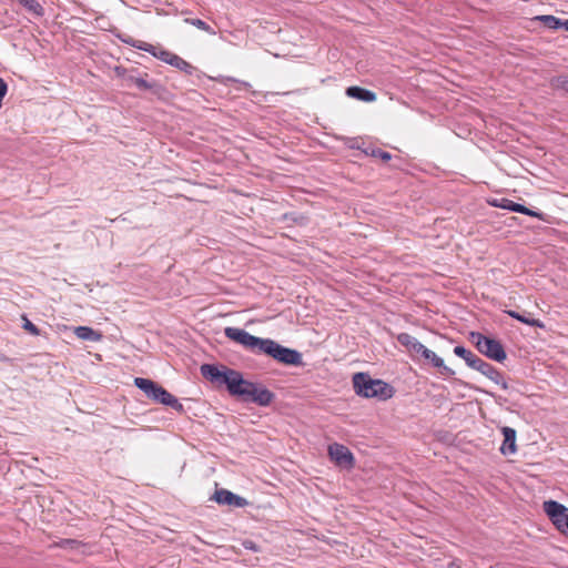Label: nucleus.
I'll return each mask as SVG.
<instances>
[{
  "mask_svg": "<svg viewBox=\"0 0 568 568\" xmlns=\"http://www.w3.org/2000/svg\"><path fill=\"white\" fill-rule=\"evenodd\" d=\"M353 387L358 396L386 400L394 396V388L382 379H374L367 373H356L353 376Z\"/></svg>",
  "mask_w": 568,
  "mask_h": 568,
  "instance_id": "nucleus-1",
  "label": "nucleus"
},
{
  "mask_svg": "<svg viewBox=\"0 0 568 568\" xmlns=\"http://www.w3.org/2000/svg\"><path fill=\"white\" fill-rule=\"evenodd\" d=\"M134 385L154 402L170 406L178 413H184V407L179 399L158 383L148 378L136 377Z\"/></svg>",
  "mask_w": 568,
  "mask_h": 568,
  "instance_id": "nucleus-2",
  "label": "nucleus"
},
{
  "mask_svg": "<svg viewBox=\"0 0 568 568\" xmlns=\"http://www.w3.org/2000/svg\"><path fill=\"white\" fill-rule=\"evenodd\" d=\"M258 354H265L285 365H303L302 354L298 351L285 347L271 338H264Z\"/></svg>",
  "mask_w": 568,
  "mask_h": 568,
  "instance_id": "nucleus-3",
  "label": "nucleus"
},
{
  "mask_svg": "<svg viewBox=\"0 0 568 568\" xmlns=\"http://www.w3.org/2000/svg\"><path fill=\"white\" fill-rule=\"evenodd\" d=\"M470 341L478 352L490 359L503 362L507 356L501 343L495 338L487 337L478 332H471Z\"/></svg>",
  "mask_w": 568,
  "mask_h": 568,
  "instance_id": "nucleus-4",
  "label": "nucleus"
},
{
  "mask_svg": "<svg viewBox=\"0 0 568 568\" xmlns=\"http://www.w3.org/2000/svg\"><path fill=\"white\" fill-rule=\"evenodd\" d=\"M542 508L556 528L568 536V508L556 500L544 501Z\"/></svg>",
  "mask_w": 568,
  "mask_h": 568,
  "instance_id": "nucleus-5",
  "label": "nucleus"
},
{
  "mask_svg": "<svg viewBox=\"0 0 568 568\" xmlns=\"http://www.w3.org/2000/svg\"><path fill=\"white\" fill-rule=\"evenodd\" d=\"M224 335L246 349L258 354L264 338L251 335L248 332L237 327H225Z\"/></svg>",
  "mask_w": 568,
  "mask_h": 568,
  "instance_id": "nucleus-6",
  "label": "nucleus"
},
{
  "mask_svg": "<svg viewBox=\"0 0 568 568\" xmlns=\"http://www.w3.org/2000/svg\"><path fill=\"white\" fill-rule=\"evenodd\" d=\"M200 369L204 378L217 385H225L226 388L230 387L231 379L233 378L232 374L235 373V369L226 367H224V369L221 371L217 366L213 364H203Z\"/></svg>",
  "mask_w": 568,
  "mask_h": 568,
  "instance_id": "nucleus-7",
  "label": "nucleus"
},
{
  "mask_svg": "<svg viewBox=\"0 0 568 568\" xmlns=\"http://www.w3.org/2000/svg\"><path fill=\"white\" fill-rule=\"evenodd\" d=\"M232 375L233 378L231 379V385L227 390L231 395L241 397L244 400L256 383L244 379L242 374L237 371Z\"/></svg>",
  "mask_w": 568,
  "mask_h": 568,
  "instance_id": "nucleus-8",
  "label": "nucleus"
},
{
  "mask_svg": "<svg viewBox=\"0 0 568 568\" xmlns=\"http://www.w3.org/2000/svg\"><path fill=\"white\" fill-rule=\"evenodd\" d=\"M328 454L333 462L336 465L342 467H352L354 463V457L351 450L341 444H332L328 446Z\"/></svg>",
  "mask_w": 568,
  "mask_h": 568,
  "instance_id": "nucleus-9",
  "label": "nucleus"
},
{
  "mask_svg": "<svg viewBox=\"0 0 568 568\" xmlns=\"http://www.w3.org/2000/svg\"><path fill=\"white\" fill-rule=\"evenodd\" d=\"M274 394L266 387L255 384L244 402L255 403L260 406H267L272 403Z\"/></svg>",
  "mask_w": 568,
  "mask_h": 568,
  "instance_id": "nucleus-10",
  "label": "nucleus"
},
{
  "mask_svg": "<svg viewBox=\"0 0 568 568\" xmlns=\"http://www.w3.org/2000/svg\"><path fill=\"white\" fill-rule=\"evenodd\" d=\"M213 499L220 505H229L234 507H244L247 500L239 495L233 494L226 489H219L214 493Z\"/></svg>",
  "mask_w": 568,
  "mask_h": 568,
  "instance_id": "nucleus-11",
  "label": "nucleus"
},
{
  "mask_svg": "<svg viewBox=\"0 0 568 568\" xmlns=\"http://www.w3.org/2000/svg\"><path fill=\"white\" fill-rule=\"evenodd\" d=\"M475 369L488 377L495 384L500 385L503 389H508V384L505 381L504 375L489 363L480 359Z\"/></svg>",
  "mask_w": 568,
  "mask_h": 568,
  "instance_id": "nucleus-12",
  "label": "nucleus"
},
{
  "mask_svg": "<svg viewBox=\"0 0 568 568\" xmlns=\"http://www.w3.org/2000/svg\"><path fill=\"white\" fill-rule=\"evenodd\" d=\"M504 442L500 446V453L505 456L514 455L517 452L516 430L511 427L504 426L501 428Z\"/></svg>",
  "mask_w": 568,
  "mask_h": 568,
  "instance_id": "nucleus-13",
  "label": "nucleus"
},
{
  "mask_svg": "<svg viewBox=\"0 0 568 568\" xmlns=\"http://www.w3.org/2000/svg\"><path fill=\"white\" fill-rule=\"evenodd\" d=\"M397 342L407 348L408 352L415 353L422 356L423 352L426 351V346H424L420 342H418L414 336L408 333H400L397 335Z\"/></svg>",
  "mask_w": 568,
  "mask_h": 568,
  "instance_id": "nucleus-14",
  "label": "nucleus"
},
{
  "mask_svg": "<svg viewBox=\"0 0 568 568\" xmlns=\"http://www.w3.org/2000/svg\"><path fill=\"white\" fill-rule=\"evenodd\" d=\"M135 48L140 49V50H143V51H146L149 53H151L152 55H154L155 58L169 63V60H171V57L174 55V53L168 51V50H164V49H161V48H158V47H154L150 43H146V42H140V44H134Z\"/></svg>",
  "mask_w": 568,
  "mask_h": 568,
  "instance_id": "nucleus-15",
  "label": "nucleus"
},
{
  "mask_svg": "<svg viewBox=\"0 0 568 568\" xmlns=\"http://www.w3.org/2000/svg\"><path fill=\"white\" fill-rule=\"evenodd\" d=\"M422 357L426 361H429L432 365L436 368H439L442 374L452 376L455 374V372L445 365L442 357L437 356L433 351L428 349L426 347V351L423 352Z\"/></svg>",
  "mask_w": 568,
  "mask_h": 568,
  "instance_id": "nucleus-16",
  "label": "nucleus"
},
{
  "mask_svg": "<svg viewBox=\"0 0 568 568\" xmlns=\"http://www.w3.org/2000/svg\"><path fill=\"white\" fill-rule=\"evenodd\" d=\"M346 94L349 98L364 101V102H374L376 100V94L367 89L361 87H349L346 89Z\"/></svg>",
  "mask_w": 568,
  "mask_h": 568,
  "instance_id": "nucleus-17",
  "label": "nucleus"
},
{
  "mask_svg": "<svg viewBox=\"0 0 568 568\" xmlns=\"http://www.w3.org/2000/svg\"><path fill=\"white\" fill-rule=\"evenodd\" d=\"M454 354L460 358H463L466 364L475 369L476 366L479 364L480 362V357H478L477 355H475L473 352H470L469 349L465 348L464 346H455L454 348Z\"/></svg>",
  "mask_w": 568,
  "mask_h": 568,
  "instance_id": "nucleus-18",
  "label": "nucleus"
},
{
  "mask_svg": "<svg viewBox=\"0 0 568 568\" xmlns=\"http://www.w3.org/2000/svg\"><path fill=\"white\" fill-rule=\"evenodd\" d=\"M74 334L78 338L83 341L100 342L102 334L88 326H78L74 328Z\"/></svg>",
  "mask_w": 568,
  "mask_h": 568,
  "instance_id": "nucleus-19",
  "label": "nucleus"
},
{
  "mask_svg": "<svg viewBox=\"0 0 568 568\" xmlns=\"http://www.w3.org/2000/svg\"><path fill=\"white\" fill-rule=\"evenodd\" d=\"M510 317L521 322V323H525L529 326H532V327H544V324L539 321V320H536V318H532L530 316H527L525 314H520L516 311H507L506 312Z\"/></svg>",
  "mask_w": 568,
  "mask_h": 568,
  "instance_id": "nucleus-20",
  "label": "nucleus"
},
{
  "mask_svg": "<svg viewBox=\"0 0 568 568\" xmlns=\"http://www.w3.org/2000/svg\"><path fill=\"white\" fill-rule=\"evenodd\" d=\"M493 205L497 206V207L509 210L511 212H517V213L524 212V210H525V206L523 204L515 203L514 201L508 200V199L496 200L493 202Z\"/></svg>",
  "mask_w": 568,
  "mask_h": 568,
  "instance_id": "nucleus-21",
  "label": "nucleus"
},
{
  "mask_svg": "<svg viewBox=\"0 0 568 568\" xmlns=\"http://www.w3.org/2000/svg\"><path fill=\"white\" fill-rule=\"evenodd\" d=\"M169 64L181 71H184L187 74H192L194 70L193 65H191L187 61H185L175 53L173 57H171V60H169Z\"/></svg>",
  "mask_w": 568,
  "mask_h": 568,
  "instance_id": "nucleus-22",
  "label": "nucleus"
},
{
  "mask_svg": "<svg viewBox=\"0 0 568 568\" xmlns=\"http://www.w3.org/2000/svg\"><path fill=\"white\" fill-rule=\"evenodd\" d=\"M28 11L33 13L37 17H42L44 14V9L37 0H20L19 1Z\"/></svg>",
  "mask_w": 568,
  "mask_h": 568,
  "instance_id": "nucleus-23",
  "label": "nucleus"
},
{
  "mask_svg": "<svg viewBox=\"0 0 568 568\" xmlns=\"http://www.w3.org/2000/svg\"><path fill=\"white\" fill-rule=\"evenodd\" d=\"M536 20H539L540 22H542V24L548 28V29H552V30H557L559 28H561V22L562 20H560L559 18L555 17V16H538L536 17Z\"/></svg>",
  "mask_w": 568,
  "mask_h": 568,
  "instance_id": "nucleus-24",
  "label": "nucleus"
},
{
  "mask_svg": "<svg viewBox=\"0 0 568 568\" xmlns=\"http://www.w3.org/2000/svg\"><path fill=\"white\" fill-rule=\"evenodd\" d=\"M185 23L187 24H191L202 31H205L207 32L209 34H215V30L213 28H211L205 21L201 20V19H195V18H186L184 20Z\"/></svg>",
  "mask_w": 568,
  "mask_h": 568,
  "instance_id": "nucleus-25",
  "label": "nucleus"
},
{
  "mask_svg": "<svg viewBox=\"0 0 568 568\" xmlns=\"http://www.w3.org/2000/svg\"><path fill=\"white\" fill-rule=\"evenodd\" d=\"M550 84L556 90L568 92V74H561L552 78Z\"/></svg>",
  "mask_w": 568,
  "mask_h": 568,
  "instance_id": "nucleus-26",
  "label": "nucleus"
},
{
  "mask_svg": "<svg viewBox=\"0 0 568 568\" xmlns=\"http://www.w3.org/2000/svg\"><path fill=\"white\" fill-rule=\"evenodd\" d=\"M130 80L138 89L143 91L152 90L154 88V83L148 82L143 78L131 77Z\"/></svg>",
  "mask_w": 568,
  "mask_h": 568,
  "instance_id": "nucleus-27",
  "label": "nucleus"
},
{
  "mask_svg": "<svg viewBox=\"0 0 568 568\" xmlns=\"http://www.w3.org/2000/svg\"><path fill=\"white\" fill-rule=\"evenodd\" d=\"M366 153L374 158H378L384 162H387L392 159L390 153H388L382 149H372L371 152L366 151Z\"/></svg>",
  "mask_w": 568,
  "mask_h": 568,
  "instance_id": "nucleus-28",
  "label": "nucleus"
},
{
  "mask_svg": "<svg viewBox=\"0 0 568 568\" xmlns=\"http://www.w3.org/2000/svg\"><path fill=\"white\" fill-rule=\"evenodd\" d=\"M80 545V542L75 539H62L60 540L57 546L60 547V548H77L78 546Z\"/></svg>",
  "mask_w": 568,
  "mask_h": 568,
  "instance_id": "nucleus-29",
  "label": "nucleus"
},
{
  "mask_svg": "<svg viewBox=\"0 0 568 568\" xmlns=\"http://www.w3.org/2000/svg\"><path fill=\"white\" fill-rule=\"evenodd\" d=\"M23 320H24L23 328L26 331H28L29 333H31L32 335H39L38 327L32 322H30L27 317H23Z\"/></svg>",
  "mask_w": 568,
  "mask_h": 568,
  "instance_id": "nucleus-30",
  "label": "nucleus"
},
{
  "mask_svg": "<svg viewBox=\"0 0 568 568\" xmlns=\"http://www.w3.org/2000/svg\"><path fill=\"white\" fill-rule=\"evenodd\" d=\"M8 92V85L3 79L0 78V108L2 106V100Z\"/></svg>",
  "mask_w": 568,
  "mask_h": 568,
  "instance_id": "nucleus-31",
  "label": "nucleus"
},
{
  "mask_svg": "<svg viewBox=\"0 0 568 568\" xmlns=\"http://www.w3.org/2000/svg\"><path fill=\"white\" fill-rule=\"evenodd\" d=\"M243 547H244L245 549H250V550H254V551H256V550H257V547H256L255 542H254V541H252V540H244V541H243Z\"/></svg>",
  "mask_w": 568,
  "mask_h": 568,
  "instance_id": "nucleus-32",
  "label": "nucleus"
},
{
  "mask_svg": "<svg viewBox=\"0 0 568 568\" xmlns=\"http://www.w3.org/2000/svg\"><path fill=\"white\" fill-rule=\"evenodd\" d=\"M521 213L526 214V215H529V216H535V217H539L540 216L539 213H537V212H535V211H532V210H530V209H528L526 206H525L524 212H521Z\"/></svg>",
  "mask_w": 568,
  "mask_h": 568,
  "instance_id": "nucleus-33",
  "label": "nucleus"
},
{
  "mask_svg": "<svg viewBox=\"0 0 568 568\" xmlns=\"http://www.w3.org/2000/svg\"><path fill=\"white\" fill-rule=\"evenodd\" d=\"M448 568H459V565L456 561H452L448 564Z\"/></svg>",
  "mask_w": 568,
  "mask_h": 568,
  "instance_id": "nucleus-34",
  "label": "nucleus"
},
{
  "mask_svg": "<svg viewBox=\"0 0 568 568\" xmlns=\"http://www.w3.org/2000/svg\"><path fill=\"white\" fill-rule=\"evenodd\" d=\"M561 28L568 31V20L561 22Z\"/></svg>",
  "mask_w": 568,
  "mask_h": 568,
  "instance_id": "nucleus-35",
  "label": "nucleus"
}]
</instances>
